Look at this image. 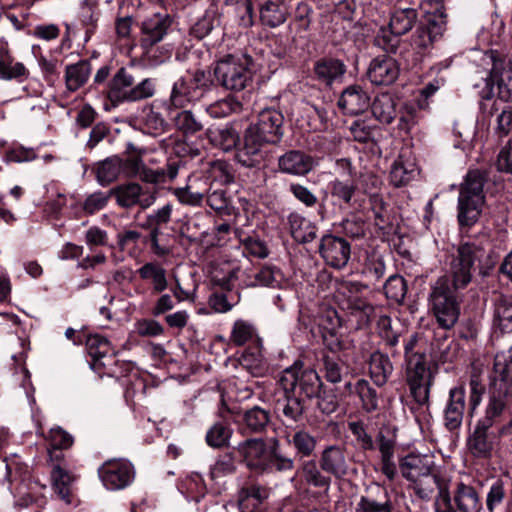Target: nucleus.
<instances>
[{"label":"nucleus","mask_w":512,"mask_h":512,"mask_svg":"<svg viewBox=\"0 0 512 512\" xmlns=\"http://www.w3.org/2000/svg\"><path fill=\"white\" fill-rule=\"evenodd\" d=\"M277 382L283 390V396L276 400L275 411L282 415L283 422L303 421L306 408L297 394L308 399L318 396L322 387L320 376L314 369L296 361L280 373Z\"/></svg>","instance_id":"1"},{"label":"nucleus","mask_w":512,"mask_h":512,"mask_svg":"<svg viewBox=\"0 0 512 512\" xmlns=\"http://www.w3.org/2000/svg\"><path fill=\"white\" fill-rule=\"evenodd\" d=\"M279 441L273 437L267 442L263 438H249L238 443L235 450L248 469L266 473L285 472L294 467V460L279 451Z\"/></svg>","instance_id":"2"},{"label":"nucleus","mask_w":512,"mask_h":512,"mask_svg":"<svg viewBox=\"0 0 512 512\" xmlns=\"http://www.w3.org/2000/svg\"><path fill=\"white\" fill-rule=\"evenodd\" d=\"M453 283V278L445 275L436 280L429 294V310L436 319L439 327L451 329L460 315V302L457 296L459 290Z\"/></svg>","instance_id":"3"},{"label":"nucleus","mask_w":512,"mask_h":512,"mask_svg":"<svg viewBox=\"0 0 512 512\" xmlns=\"http://www.w3.org/2000/svg\"><path fill=\"white\" fill-rule=\"evenodd\" d=\"M155 92L153 79L145 78L135 84L134 76L124 67L110 78L104 90L105 96L114 107L151 98Z\"/></svg>","instance_id":"4"},{"label":"nucleus","mask_w":512,"mask_h":512,"mask_svg":"<svg viewBox=\"0 0 512 512\" xmlns=\"http://www.w3.org/2000/svg\"><path fill=\"white\" fill-rule=\"evenodd\" d=\"M213 86V79L209 71L197 69L187 71L172 84L168 100V110L183 109L200 101Z\"/></svg>","instance_id":"5"},{"label":"nucleus","mask_w":512,"mask_h":512,"mask_svg":"<svg viewBox=\"0 0 512 512\" xmlns=\"http://www.w3.org/2000/svg\"><path fill=\"white\" fill-rule=\"evenodd\" d=\"M484 183L485 176L481 171L471 170L467 173L458 196L457 218L460 226L470 227L478 221L485 203Z\"/></svg>","instance_id":"6"},{"label":"nucleus","mask_w":512,"mask_h":512,"mask_svg":"<svg viewBox=\"0 0 512 512\" xmlns=\"http://www.w3.org/2000/svg\"><path fill=\"white\" fill-rule=\"evenodd\" d=\"M252 64L246 53L228 54L216 62L214 75L226 90L242 91L252 82Z\"/></svg>","instance_id":"7"},{"label":"nucleus","mask_w":512,"mask_h":512,"mask_svg":"<svg viewBox=\"0 0 512 512\" xmlns=\"http://www.w3.org/2000/svg\"><path fill=\"white\" fill-rule=\"evenodd\" d=\"M487 251L483 242L470 239L461 243L453 256L447 275L453 278L456 288H466L472 280V270L481 264Z\"/></svg>","instance_id":"8"},{"label":"nucleus","mask_w":512,"mask_h":512,"mask_svg":"<svg viewBox=\"0 0 512 512\" xmlns=\"http://www.w3.org/2000/svg\"><path fill=\"white\" fill-rule=\"evenodd\" d=\"M406 379L413 399L419 405H428L433 374L425 354H413L407 363Z\"/></svg>","instance_id":"9"},{"label":"nucleus","mask_w":512,"mask_h":512,"mask_svg":"<svg viewBox=\"0 0 512 512\" xmlns=\"http://www.w3.org/2000/svg\"><path fill=\"white\" fill-rule=\"evenodd\" d=\"M283 121L284 117L280 111L266 108L258 114L257 122L246 131L267 144H275L283 136Z\"/></svg>","instance_id":"10"},{"label":"nucleus","mask_w":512,"mask_h":512,"mask_svg":"<svg viewBox=\"0 0 512 512\" xmlns=\"http://www.w3.org/2000/svg\"><path fill=\"white\" fill-rule=\"evenodd\" d=\"M98 475L108 490H120L129 486L135 477L133 465L124 459L106 461L99 469Z\"/></svg>","instance_id":"11"},{"label":"nucleus","mask_w":512,"mask_h":512,"mask_svg":"<svg viewBox=\"0 0 512 512\" xmlns=\"http://www.w3.org/2000/svg\"><path fill=\"white\" fill-rule=\"evenodd\" d=\"M446 30V20L444 17L439 16L429 19L428 23L419 26L413 36L411 45L416 50L417 57L414 59L418 61L432 48L434 42L438 41Z\"/></svg>","instance_id":"12"},{"label":"nucleus","mask_w":512,"mask_h":512,"mask_svg":"<svg viewBox=\"0 0 512 512\" xmlns=\"http://www.w3.org/2000/svg\"><path fill=\"white\" fill-rule=\"evenodd\" d=\"M319 253L327 265L341 269L350 259L351 248L344 238L326 234L320 240Z\"/></svg>","instance_id":"13"},{"label":"nucleus","mask_w":512,"mask_h":512,"mask_svg":"<svg viewBox=\"0 0 512 512\" xmlns=\"http://www.w3.org/2000/svg\"><path fill=\"white\" fill-rule=\"evenodd\" d=\"M319 465L321 470L335 479L344 478L349 470L350 460L343 445L326 446L320 453Z\"/></svg>","instance_id":"14"},{"label":"nucleus","mask_w":512,"mask_h":512,"mask_svg":"<svg viewBox=\"0 0 512 512\" xmlns=\"http://www.w3.org/2000/svg\"><path fill=\"white\" fill-rule=\"evenodd\" d=\"M245 269L238 260H223L216 263L211 271L212 282L224 290L243 288Z\"/></svg>","instance_id":"15"},{"label":"nucleus","mask_w":512,"mask_h":512,"mask_svg":"<svg viewBox=\"0 0 512 512\" xmlns=\"http://www.w3.org/2000/svg\"><path fill=\"white\" fill-rule=\"evenodd\" d=\"M400 74L397 61L388 55L373 58L368 66L367 77L370 82L378 86H388L394 83Z\"/></svg>","instance_id":"16"},{"label":"nucleus","mask_w":512,"mask_h":512,"mask_svg":"<svg viewBox=\"0 0 512 512\" xmlns=\"http://www.w3.org/2000/svg\"><path fill=\"white\" fill-rule=\"evenodd\" d=\"M466 406V393L463 386L449 390L447 402L443 410L444 426L453 431L461 427Z\"/></svg>","instance_id":"17"},{"label":"nucleus","mask_w":512,"mask_h":512,"mask_svg":"<svg viewBox=\"0 0 512 512\" xmlns=\"http://www.w3.org/2000/svg\"><path fill=\"white\" fill-rule=\"evenodd\" d=\"M163 109L168 110L165 100H155L142 109L141 125L145 133L158 136L167 131L169 124L162 114Z\"/></svg>","instance_id":"18"},{"label":"nucleus","mask_w":512,"mask_h":512,"mask_svg":"<svg viewBox=\"0 0 512 512\" xmlns=\"http://www.w3.org/2000/svg\"><path fill=\"white\" fill-rule=\"evenodd\" d=\"M511 399L512 393L507 392V390L503 388L491 385L490 396L484 416L480 418L477 423L481 424L483 427L492 428L502 416Z\"/></svg>","instance_id":"19"},{"label":"nucleus","mask_w":512,"mask_h":512,"mask_svg":"<svg viewBox=\"0 0 512 512\" xmlns=\"http://www.w3.org/2000/svg\"><path fill=\"white\" fill-rule=\"evenodd\" d=\"M434 465L433 455L410 453L400 460L399 468L402 476L411 481L432 473Z\"/></svg>","instance_id":"20"},{"label":"nucleus","mask_w":512,"mask_h":512,"mask_svg":"<svg viewBox=\"0 0 512 512\" xmlns=\"http://www.w3.org/2000/svg\"><path fill=\"white\" fill-rule=\"evenodd\" d=\"M86 347L89 356L92 359V368L98 367L108 368L115 362L113 355L114 350L110 341L99 334H90L86 340Z\"/></svg>","instance_id":"21"},{"label":"nucleus","mask_w":512,"mask_h":512,"mask_svg":"<svg viewBox=\"0 0 512 512\" xmlns=\"http://www.w3.org/2000/svg\"><path fill=\"white\" fill-rule=\"evenodd\" d=\"M314 159L299 150H290L278 158V167L282 173L304 176L314 168Z\"/></svg>","instance_id":"22"},{"label":"nucleus","mask_w":512,"mask_h":512,"mask_svg":"<svg viewBox=\"0 0 512 512\" xmlns=\"http://www.w3.org/2000/svg\"><path fill=\"white\" fill-rule=\"evenodd\" d=\"M267 143L261 141L248 131L245 132L243 145L238 149L237 161L245 167H258L264 163V146Z\"/></svg>","instance_id":"23"},{"label":"nucleus","mask_w":512,"mask_h":512,"mask_svg":"<svg viewBox=\"0 0 512 512\" xmlns=\"http://www.w3.org/2000/svg\"><path fill=\"white\" fill-rule=\"evenodd\" d=\"M338 106L346 114L357 115L366 111L370 106V97L362 86L350 85L342 91Z\"/></svg>","instance_id":"24"},{"label":"nucleus","mask_w":512,"mask_h":512,"mask_svg":"<svg viewBox=\"0 0 512 512\" xmlns=\"http://www.w3.org/2000/svg\"><path fill=\"white\" fill-rule=\"evenodd\" d=\"M171 25L170 17L166 14H153L142 22V45L150 47L160 42Z\"/></svg>","instance_id":"25"},{"label":"nucleus","mask_w":512,"mask_h":512,"mask_svg":"<svg viewBox=\"0 0 512 512\" xmlns=\"http://www.w3.org/2000/svg\"><path fill=\"white\" fill-rule=\"evenodd\" d=\"M208 186L202 178L189 177L184 187L173 189V195L181 204L193 207L201 206L208 191Z\"/></svg>","instance_id":"26"},{"label":"nucleus","mask_w":512,"mask_h":512,"mask_svg":"<svg viewBox=\"0 0 512 512\" xmlns=\"http://www.w3.org/2000/svg\"><path fill=\"white\" fill-rule=\"evenodd\" d=\"M490 428L476 424L473 433L468 437L467 446L471 454L476 458L488 459L494 449L493 435Z\"/></svg>","instance_id":"27"},{"label":"nucleus","mask_w":512,"mask_h":512,"mask_svg":"<svg viewBox=\"0 0 512 512\" xmlns=\"http://www.w3.org/2000/svg\"><path fill=\"white\" fill-rule=\"evenodd\" d=\"M284 277L280 269L275 266L265 265L259 270L248 273L245 270V276L242 279V287H279Z\"/></svg>","instance_id":"28"},{"label":"nucleus","mask_w":512,"mask_h":512,"mask_svg":"<svg viewBox=\"0 0 512 512\" xmlns=\"http://www.w3.org/2000/svg\"><path fill=\"white\" fill-rule=\"evenodd\" d=\"M492 385L512 393V347L494 359Z\"/></svg>","instance_id":"29"},{"label":"nucleus","mask_w":512,"mask_h":512,"mask_svg":"<svg viewBox=\"0 0 512 512\" xmlns=\"http://www.w3.org/2000/svg\"><path fill=\"white\" fill-rule=\"evenodd\" d=\"M269 497V489L252 484L243 487L238 492V505L241 512H259L260 506Z\"/></svg>","instance_id":"30"},{"label":"nucleus","mask_w":512,"mask_h":512,"mask_svg":"<svg viewBox=\"0 0 512 512\" xmlns=\"http://www.w3.org/2000/svg\"><path fill=\"white\" fill-rule=\"evenodd\" d=\"M453 502L458 512H480L482 502L474 487L463 482L457 484Z\"/></svg>","instance_id":"31"},{"label":"nucleus","mask_w":512,"mask_h":512,"mask_svg":"<svg viewBox=\"0 0 512 512\" xmlns=\"http://www.w3.org/2000/svg\"><path fill=\"white\" fill-rule=\"evenodd\" d=\"M290 15L289 7L285 2L267 0L260 7V20L263 25L276 28L286 22Z\"/></svg>","instance_id":"32"},{"label":"nucleus","mask_w":512,"mask_h":512,"mask_svg":"<svg viewBox=\"0 0 512 512\" xmlns=\"http://www.w3.org/2000/svg\"><path fill=\"white\" fill-rule=\"evenodd\" d=\"M493 327L502 333L512 332V301L501 294L493 299Z\"/></svg>","instance_id":"33"},{"label":"nucleus","mask_w":512,"mask_h":512,"mask_svg":"<svg viewBox=\"0 0 512 512\" xmlns=\"http://www.w3.org/2000/svg\"><path fill=\"white\" fill-rule=\"evenodd\" d=\"M345 390L349 395L356 394L359 397L362 408L366 412L371 413L378 409L377 391L367 380L359 379L354 384L348 381L345 383Z\"/></svg>","instance_id":"34"},{"label":"nucleus","mask_w":512,"mask_h":512,"mask_svg":"<svg viewBox=\"0 0 512 512\" xmlns=\"http://www.w3.org/2000/svg\"><path fill=\"white\" fill-rule=\"evenodd\" d=\"M288 225L291 236L299 243H309L316 238L317 228L308 219L299 213L292 212L288 216Z\"/></svg>","instance_id":"35"},{"label":"nucleus","mask_w":512,"mask_h":512,"mask_svg":"<svg viewBox=\"0 0 512 512\" xmlns=\"http://www.w3.org/2000/svg\"><path fill=\"white\" fill-rule=\"evenodd\" d=\"M393 372V365L386 354L375 351L370 355L369 374L377 386H383L387 383Z\"/></svg>","instance_id":"36"},{"label":"nucleus","mask_w":512,"mask_h":512,"mask_svg":"<svg viewBox=\"0 0 512 512\" xmlns=\"http://www.w3.org/2000/svg\"><path fill=\"white\" fill-rule=\"evenodd\" d=\"M137 273L139 277L152 285L155 293H161L168 287L167 271L158 262H147L142 265Z\"/></svg>","instance_id":"37"},{"label":"nucleus","mask_w":512,"mask_h":512,"mask_svg":"<svg viewBox=\"0 0 512 512\" xmlns=\"http://www.w3.org/2000/svg\"><path fill=\"white\" fill-rule=\"evenodd\" d=\"M122 159L110 156L96 163L94 172L99 185L105 187L116 181L122 172Z\"/></svg>","instance_id":"38"},{"label":"nucleus","mask_w":512,"mask_h":512,"mask_svg":"<svg viewBox=\"0 0 512 512\" xmlns=\"http://www.w3.org/2000/svg\"><path fill=\"white\" fill-rule=\"evenodd\" d=\"M91 74L89 60H80L77 63L67 65L65 68V84L69 91L75 92L86 84Z\"/></svg>","instance_id":"39"},{"label":"nucleus","mask_w":512,"mask_h":512,"mask_svg":"<svg viewBox=\"0 0 512 512\" xmlns=\"http://www.w3.org/2000/svg\"><path fill=\"white\" fill-rule=\"evenodd\" d=\"M314 72L317 79L325 85H332L343 77L346 72L344 63L338 59H324L315 64Z\"/></svg>","instance_id":"40"},{"label":"nucleus","mask_w":512,"mask_h":512,"mask_svg":"<svg viewBox=\"0 0 512 512\" xmlns=\"http://www.w3.org/2000/svg\"><path fill=\"white\" fill-rule=\"evenodd\" d=\"M50 474L54 492L66 504H71L72 484L75 477L66 468H59L58 466L54 468V471H50Z\"/></svg>","instance_id":"41"},{"label":"nucleus","mask_w":512,"mask_h":512,"mask_svg":"<svg viewBox=\"0 0 512 512\" xmlns=\"http://www.w3.org/2000/svg\"><path fill=\"white\" fill-rule=\"evenodd\" d=\"M417 15V10L412 7L395 9L389 22L391 33L401 36L409 32L417 20Z\"/></svg>","instance_id":"42"},{"label":"nucleus","mask_w":512,"mask_h":512,"mask_svg":"<svg viewBox=\"0 0 512 512\" xmlns=\"http://www.w3.org/2000/svg\"><path fill=\"white\" fill-rule=\"evenodd\" d=\"M6 478L8 487L19 483H30V471L28 465L21 461L16 454L5 457Z\"/></svg>","instance_id":"43"},{"label":"nucleus","mask_w":512,"mask_h":512,"mask_svg":"<svg viewBox=\"0 0 512 512\" xmlns=\"http://www.w3.org/2000/svg\"><path fill=\"white\" fill-rule=\"evenodd\" d=\"M301 477L309 486L315 488H323L328 490L331 485V477L325 475L326 473L321 470L314 460H306L302 463L299 470Z\"/></svg>","instance_id":"44"},{"label":"nucleus","mask_w":512,"mask_h":512,"mask_svg":"<svg viewBox=\"0 0 512 512\" xmlns=\"http://www.w3.org/2000/svg\"><path fill=\"white\" fill-rule=\"evenodd\" d=\"M207 137L213 146L223 151L233 149L239 140L236 131L229 126L210 127L207 130Z\"/></svg>","instance_id":"45"},{"label":"nucleus","mask_w":512,"mask_h":512,"mask_svg":"<svg viewBox=\"0 0 512 512\" xmlns=\"http://www.w3.org/2000/svg\"><path fill=\"white\" fill-rule=\"evenodd\" d=\"M205 198L208 206L217 213L226 216H231L235 213L231 197L224 188H214L212 185L208 186Z\"/></svg>","instance_id":"46"},{"label":"nucleus","mask_w":512,"mask_h":512,"mask_svg":"<svg viewBox=\"0 0 512 512\" xmlns=\"http://www.w3.org/2000/svg\"><path fill=\"white\" fill-rule=\"evenodd\" d=\"M417 174L415 163L399 157L391 166L390 181L395 187H401L413 180Z\"/></svg>","instance_id":"47"},{"label":"nucleus","mask_w":512,"mask_h":512,"mask_svg":"<svg viewBox=\"0 0 512 512\" xmlns=\"http://www.w3.org/2000/svg\"><path fill=\"white\" fill-rule=\"evenodd\" d=\"M371 111L375 119L384 124H390L396 116L395 102L391 95L382 93L375 97Z\"/></svg>","instance_id":"48"},{"label":"nucleus","mask_w":512,"mask_h":512,"mask_svg":"<svg viewBox=\"0 0 512 512\" xmlns=\"http://www.w3.org/2000/svg\"><path fill=\"white\" fill-rule=\"evenodd\" d=\"M271 421L269 411L254 406L247 410L243 415V428L251 433L264 432Z\"/></svg>","instance_id":"49"},{"label":"nucleus","mask_w":512,"mask_h":512,"mask_svg":"<svg viewBox=\"0 0 512 512\" xmlns=\"http://www.w3.org/2000/svg\"><path fill=\"white\" fill-rule=\"evenodd\" d=\"M224 4L233 12L239 26L249 28L254 24L252 0H225Z\"/></svg>","instance_id":"50"},{"label":"nucleus","mask_w":512,"mask_h":512,"mask_svg":"<svg viewBox=\"0 0 512 512\" xmlns=\"http://www.w3.org/2000/svg\"><path fill=\"white\" fill-rule=\"evenodd\" d=\"M331 196L345 205H351L357 184L355 179L335 178L329 182Z\"/></svg>","instance_id":"51"},{"label":"nucleus","mask_w":512,"mask_h":512,"mask_svg":"<svg viewBox=\"0 0 512 512\" xmlns=\"http://www.w3.org/2000/svg\"><path fill=\"white\" fill-rule=\"evenodd\" d=\"M415 495L421 500H431L437 489H440V479L433 472L410 481Z\"/></svg>","instance_id":"52"},{"label":"nucleus","mask_w":512,"mask_h":512,"mask_svg":"<svg viewBox=\"0 0 512 512\" xmlns=\"http://www.w3.org/2000/svg\"><path fill=\"white\" fill-rule=\"evenodd\" d=\"M288 442L293 446L296 454L300 457L311 456L317 445L316 437L305 429L297 430Z\"/></svg>","instance_id":"53"},{"label":"nucleus","mask_w":512,"mask_h":512,"mask_svg":"<svg viewBox=\"0 0 512 512\" xmlns=\"http://www.w3.org/2000/svg\"><path fill=\"white\" fill-rule=\"evenodd\" d=\"M254 339L259 342L256 329L250 322L243 319H238L234 322L230 334L231 343L236 346H242Z\"/></svg>","instance_id":"54"},{"label":"nucleus","mask_w":512,"mask_h":512,"mask_svg":"<svg viewBox=\"0 0 512 512\" xmlns=\"http://www.w3.org/2000/svg\"><path fill=\"white\" fill-rule=\"evenodd\" d=\"M217 8L210 6L204 15L193 25L191 33L198 39L206 37L217 25H219Z\"/></svg>","instance_id":"55"},{"label":"nucleus","mask_w":512,"mask_h":512,"mask_svg":"<svg viewBox=\"0 0 512 512\" xmlns=\"http://www.w3.org/2000/svg\"><path fill=\"white\" fill-rule=\"evenodd\" d=\"M241 109L240 101L233 96H227L207 106L206 112L213 118H223L238 113Z\"/></svg>","instance_id":"56"},{"label":"nucleus","mask_w":512,"mask_h":512,"mask_svg":"<svg viewBox=\"0 0 512 512\" xmlns=\"http://www.w3.org/2000/svg\"><path fill=\"white\" fill-rule=\"evenodd\" d=\"M142 187L137 183H129L114 189L116 201L121 207L129 208L140 201Z\"/></svg>","instance_id":"57"},{"label":"nucleus","mask_w":512,"mask_h":512,"mask_svg":"<svg viewBox=\"0 0 512 512\" xmlns=\"http://www.w3.org/2000/svg\"><path fill=\"white\" fill-rule=\"evenodd\" d=\"M382 499L385 500L378 501L372 495H363L356 504L355 512H392V505L385 491Z\"/></svg>","instance_id":"58"},{"label":"nucleus","mask_w":512,"mask_h":512,"mask_svg":"<svg viewBox=\"0 0 512 512\" xmlns=\"http://www.w3.org/2000/svg\"><path fill=\"white\" fill-rule=\"evenodd\" d=\"M227 292L213 293L209 297L210 307L218 313H225L230 311L240 299L238 291L226 290Z\"/></svg>","instance_id":"59"},{"label":"nucleus","mask_w":512,"mask_h":512,"mask_svg":"<svg viewBox=\"0 0 512 512\" xmlns=\"http://www.w3.org/2000/svg\"><path fill=\"white\" fill-rule=\"evenodd\" d=\"M176 128L185 135H194L203 129L202 122L191 110H183L174 117Z\"/></svg>","instance_id":"60"},{"label":"nucleus","mask_w":512,"mask_h":512,"mask_svg":"<svg viewBox=\"0 0 512 512\" xmlns=\"http://www.w3.org/2000/svg\"><path fill=\"white\" fill-rule=\"evenodd\" d=\"M383 289L388 299L400 303L406 295L407 284L402 276L395 274L386 280Z\"/></svg>","instance_id":"61"},{"label":"nucleus","mask_w":512,"mask_h":512,"mask_svg":"<svg viewBox=\"0 0 512 512\" xmlns=\"http://www.w3.org/2000/svg\"><path fill=\"white\" fill-rule=\"evenodd\" d=\"M236 461L231 453L220 455L210 469L212 479H218L233 474L236 471Z\"/></svg>","instance_id":"62"},{"label":"nucleus","mask_w":512,"mask_h":512,"mask_svg":"<svg viewBox=\"0 0 512 512\" xmlns=\"http://www.w3.org/2000/svg\"><path fill=\"white\" fill-rule=\"evenodd\" d=\"M179 163L180 161H172L167 164L166 168L157 169L155 171H144V175H141V178L154 183L174 180L178 175Z\"/></svg>","instance_id":"63"},{"label":"nucleus","mask_w":512,"mask_h":512,"mask_svg":"<svg viewBox=\"0 0 512 512\" xmlns=\"http://www.w3.org/2000/svg\"><path fill=\"white\" fill-rule=\"evenodd\" d=\"M385 272L386 266L383 257L376 252L368 254L364 266L366 276L378 281L383 278Z\"/></svg>","instance_id":"64"}]
</instances>
